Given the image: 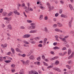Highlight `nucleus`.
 Here are the masks:
<instances>
[{
	"mask_svg": "<svg viewBox=\"0 0 74 74\" xmlns=\"http://www.w3.org/2000/svg\"><path fill=\"white\" fill-rule=\"evenodd\" d=\"M28 74H38L37 72L34 71H31L28 72Z\"/></svg>",
	"mask_w": 74,
	"mask_h": 74,
	"instance_id": "1",
	"label": "nucleus"
},
{
	"mask_svg": "<svg viewBox=\"0 0 74 74\" xmlns=\"http://www.w3.org/2000/svg\"><path fill=\"white\" fill-rule=\"evenodd\" d=\"M73 17H72L71 18V20L69 22V25L70 28H71L72 27L71 23H72V21H73Z\"/></svg>",
	"mask_w": 74,
	"mask_h": 74,
	"instance_id": "2",
	"label": "nucleus"
},
{
	"mask_svg": "<svg viewBox=\"0 0 74 74\" xmlns=\"http://www.w3.org/2000/svg\"><path fill=\"white\" fill-rule=\"evenodd\" d=\"M53 69L55 71H57L58 72H61V70L59 69L56 67L53 68Z\"/></svg>",
	"mask_w": 74,
	"mask_h": 74,
	"instance_id": "3",
	"label": "nucleus"
},
{
	"mask_svg": "<svg viewBox=\"0 0 74 74\" xmlns=\"http://www.w3.org/2000/svg\"><path fill=\"white\" fill-rule=\"evenodd\" d=\"M30 36V35L29 34H25L23 35V38H29Z\"/></svg>",
	"mask_w": 74,
	"mask_h": 74,
	"instance_id": "4",
	"label": "nucleus"
},
{
	"mask_svg": "<svg viewBox=\"0 0 74 74\" xmlns=\"http://www.w3.org/2000/svg\"><path fill=\"white\" fill-rule=\"evenodd\" d=\"M37 30H31L29 32V33H37Z\"/></svg>",
	"mask_w": 74,
	"mask_h": 74,
	"instance_id": "5",
	"label": "nucleus"
},
{
	"mask_svg": "<svg viewBox=\"0 0 74 74\" xmlns=\"http://www.w3.org/2000/svg\"><path fill=\"white\" fill-rule=\"evenodd\" d=\"M29 59L30 60H34L35 59L34 56V55H31L29 57Z\"/></svg>",
	"mask_w": 74,
	"mask_h": 74,
	"instance_id": "6",
	"label": "nucleus"
},
{
	"mask_svg": "<svg viewBox=\"0 0 74 74\" xmlns=\"http://www.w3.org/2000/svg\"><path fill=\"white\" fill-rule=\"evenodd\" d=\"M60 40L64 42H66V44L67 43V41H66V40L64 38H61Z\"/></svg>",
	"mask_w": 74,
	"mask_h": 74,
	"instance_id": "7",
	"label": "nucleus"
},
{
	"mask_svg": "<svg viewBox=\"0 0 74 74\" xmlns=\"http://www.w3.org/2000/svg\"><path fill=\"white\" fill-rule=\"evenodd\" d=\"M55 31H56V32H60L61 33H62V30L59 29H58L57 28H56L55 29Z\"/></svg>",
	"mask_w": 74,
	"mask_h": 74,
	"instance_id": "8",
	"label": "nucleus"
},
{
	"mask_svg": "<svg viewBox=\"0 0 74 74\" xmlns=\"http://www.w3.org/2000/svg\"><path fill=\"white\" fill-rule=\"evenodd\" d=\"M74 55V52H73L71 56H70L68 58L69 59H70L71 58H72L73 56V55Z\"/></svg>",
	"mask_w": 74,
	"mask_h": 74,
	"instance_id": "9",
	"label": "nucleus"
},
{
	"mask_svg": "<svg viewBox=\"0 0 74 74\" xmlns=\"http://www.w3.org/2000/svg\"><path fill=\"white\" fill-rule=\"evenodd\" d=\"M20 74H24V72H23V69H21V70L19 72Z\"/></svg>",
	"mask_w": 74,
	"mask_h": 74,
	"instance_id": "10",
	"label": "nucleus"
},
{
	"mask_svg": "<svg viewBox=\"0 0 74 74\" xmlns=\"http://www.w3.org/2000/svg\"><path fill=\"white\" fill-rule=\"evenodd\" d=\"M8 29H10V30H12V27H11V25H9L8 26Z\"/></svg>",
	"mask_w": 74,
	"mask_h": 74,
	"instance_id": "11",
	"label": "nucleus"
},
{
	"mask_svg": "<svg viewBox=\"0 0 74 74\" xmlns=\"http://www.w3.org/2000/svg\"><path fill=\"white\" fill-rule=\"evenodd\" d=\"M13 12L14 13V14H16L17 15H20V13L18 12L17 11H14Z\"/></svg>",
	"mask_w": 74,
	"mask_h": 74,
	"instance_id": "12",
	"label": "nucleus"
},
{
	"mask_svg": "<svg viewBox=\"0 0 74 74\" xmlns=\"http://www.w3.org/2000/svg\"><path fill=\"white\" fill-rule=\"evenodd\" d=\"M44 31L46 33H49V32H48V30L47 27H45Z\"/></svg>",
	"mask_w": 74,
	"mask_h": 74,
	"instance_id": "13",
	"label": "nucleus"
},
{
	"mask_svg": "<svg viewBox=\"0 0 74 74\" xmlns=\"http://www.w3.org/2000/svg\"><path fill=\"white\" fill-rule=\"evenodd\" d=\"M57 57H55L53 58H50V60H51V61L53 60L56 59H57Z\"/></svg>",
	"mask_w": 74,
	"mask_h": 74,
	"instance_id": "14",
	"label": "nucleus"
},
{
	"mask_svg": "<svg viewBox=\"0 0 74 74\" xmlns=\"http://www.w3.org/2000/svg\"><path fill=\"white\" fill-rule=\"evenodd\" d=\"M58 25L59 27H62V26H63L62 24L59 23H58Z\"/></svg>",
	"mask_w": 74,
	"mask_h": 74,
	"instance_id": "15",
	"label": "nucleus"
},
{
	"mask_svg": "<svg viewBox=\"0 0 74 74\" xmlns=\"http://www.w3.org/2000/svg\"><path fill=\"white\" fill-rule=\"evenodd\" d=\"M69 6L71 10H73V6H72V5H71L69 4Z\"/></svg>",
	"mask_w": 74,
	"mask_h": 74,
	"instance_id": "16",
	"label": "nucleus"
},
{
	"mask_svg": "<svg viewBox=\"0 0 74 74\" xmlns=\"http://www.w3.org/2000/svg\"><path fill=\"white\" fill-rule=\"evenodd\" d=\"M11 51H12L13 54H14L15 53V51H14V50L12 48H11Z\"/></svg>",
	"mask_w": 74,
	"mask_h": 74,
	"instance_id": "17",
	"label": "nucleus"
},
{
	"mask_svg": "<svg viewBox=\"0 0 74 74\" xmlns=\"http://www.w3.org/2000/svg\"><path fill=\"white\" fill-rule=\"evenodd\" d=\"M16 51H17V52H22L18 48H16Z\"/></svg>",
	"mask_w": 74,
	"mask_h": 74,
	"instance_id": "18",
	"label": "nucleus"
},
{
	"mask_svg": "<svg viewBox=\"0 0 74 74\" xmlns=\"http://www.w3.org/2000/svg\"><path fill=\"white\" fill-rule=\"evenodd\" d=\"M35 64H38V65H40V62H34Z\"/></svg>",
	"mask_w": 74,
	"mask_h": 74,
	"instance_id": "19",
	"label": "nucleus"
},
{
	"mask_svg": "<svg viewBox=\"0 0 74 74\" xmlns=\"http://www.w3.org/2000/svg\"><path fill=\"white\" fill-rule=\"evenodd\" d=\"M63 37V34H60V36H59L58 37L60 39H61V38H62V37Z\"/></svg>",
	"mask_w": 74,
	"mask_h": 74,
	"instance_id": "20",
	"label": "nucleus"
},
{
	"mask_svg": "<svg viewBox=\"0 0 74 74\" xmlns=\"http://www.w3.org/2000/svg\"><path fill=\"white\" fill-rule=\"evenodd\" d=\"M12 14V12H10L8 14V16H10Z\"/></svg>",
	"mask_w": 74,
	"mask_h": 74,
	"instance_id": "21",
	"label": "nucleus"
},
{
	"mask_svg": "<svg viewBox=\"0 0 74 74\" xmlns=\"http://www.w3.org/2000/svg\"><path fill=\"white\" fill-rule=\"evenodd\" d=\"M29 60H27L25 62V64L27 65L28 64V65H29Z\"/></svg>",
	"mask_w": 74,
	"mask_h": 74,
	"instance_id": "22",
	"label": "nucleus"
},
{
	"mask_svg": "<svg viewBox=\"0 0 74 74\" xmlns=\"http://www.w3.org/2000/svg\"><path fill=\"white\" fill-rule=\"evenodd\" d=\"M43 18V16L42 15H40L39 17V19H40V20H42Z\"/></svg>",
	"mask_w": 74,
	"mask_h": 74,
	"instance_id": "23",
	"label": "nucleus"
},
{
	"mask_svg": "<svg viewBox=\"0 0 74 74\" xmlns=\"http://www.w3.org/2000/svg\"><path fill=\"white\" fill-rule=\"evenodd\" d=\"M53 67V66L50 65L47 67V69H49L50 68H52V67Z\"/></svg>",
	"mask_w": 74,
	"mask_h": 74,
	"instance_id": "24",
	"label": "nucleus"
},
{
	"mask_svg": "<svg viewBox=\"0 0 74 74\" xmlns=\"http://www.w3.org/2000/svg\"><path fill=\"white\" fill-rule=\"evenodd\" d=\"M67 63L69 64H71V63H72V62H71V60H70V61H68L67 62Z\"/></svg>",
	"mask_w": 74,
	"mask_h": 74,
	"instance_id": "25",
	"label": "nucleus"
},
{
	"mask_svg": "<svg viewBox=\"0 0 74 74\" xmlns=\"http://www.w3.org/2000/svg\"><path fill=\"white\" fill-rule=\"evenodd\" d=\"M71 53V50L69 49L68 50V54L69 55H70Z\"/></svg>",
	"mask_w": 74,
	"mask_h": 74,
	"instance_id": "26",
	"label": "nucleus"
},
{
	"mask_svg": "<svg viewBox=\"0 0 74 74\" xmlns=\"http://www.w3.org/2000/svg\"><path fill=\"white\" fill-rule=\"evenodd\" d=\"M66 66L69 69H71V68L70 67V66L69 65H66Z\"/></svg>",
	"mask_w": 74,
	"mask_h": 74,
	"instance_id": "27",
	"label": "nucleus"
},
{
	"mask_svg": "<svg viewBox=\"0 0 74 74\" xmlns=\"http://www.w3.org/2000/svg\"><path fill=\"white\" fill-rule=\"evenodd\" d=\"M59 61L58 60H57L56 61L55 64H56L57 65V64H59Z\"/></svg>",
	"mask_w": 74,
	"mask_h": 74,
	"instance_id": "28",
	"label": "nucleus"
},
{
	"mask_svg": "<svg viewBox=\"0 0 74 74\" xmlns=\"http://www.w3.org/2000/svg\"><path fill=\"white\" fill-rule=\"evenodd\" d=\"M40 8H41L42 10H44V9H45V8L43 7L42 6H40Z\"/></svg>",
	"mask_w": 74,
	"mask_h": 74,
	"instance_id": "29",
	"label": "nucleus"
},
{
	"mask_svg": "<svg viewBox=\"0 0 74 74\" xmlns=\"http://www.w3.org/2000/svg\"><path fill=\"white\" fill-rule=\"evenodd\" d=\"M43 62L44 64V65H45V66H48V65L47 64V63H46L45 62Z\"/></svg>",
	"mask_w": 74,
	"mask_h": 74,
	"instance_id": "30",
	"label": "nucleus"
},
{
	"mask_svg": "<svg viewBox=\"0 0 74 74\" xmlns=\"http://www.w3.org/2000/svg\"><path fill=\"white\" fill-rule=\"evenodd\" d=\"M2 59H3V57L0 56V62H2V61H3Z\"/></svg>",
	"mask_w": 74,
	"mask_h": 74,
	"instance_id": "31",
	"label": "nucleus"
},
{
	"mask_svg": "<svg viewBox=\"0 0 74 74\" xmlns=\"http://www.w3.org/2000/svg\"><path fill=\"white\" fill-rule=\"evenodd\" d=\"M40 58V57H39L37 58V60L38 61H40V60H41V58Z\"/></svg>",
	"mask_w": 74,
	"mask_h": 74,
	"instance_id": "32",
	"label": "nucleus"
},
{
	"mask_svg": "<svg viewBox=\"0 0 74 74\" xmlns=\"http://www.w3.org/2000/svg\"><path fill=\"white\" fill-rule=\"evenodd\" d=\"M28 29H29L30 30H32V26H28Z\"/></svg>",
	"mask_w": 74,
	"mask_h": 74,
	"instance_id": "33",
	"label": "nucleus"
},
{
	"mask_svg": "<svg viewBox=\"0 0 74 74\" xmlns=\"http://www.w3.org/2000/svg\"><path fill=\"white\" fill-rule=\"evenodd\" d=\"M20 28L21 29H25V28L23 26H21L20 27Z\"/></svg>",
	"mask_w": 74,
	"mask_h": 74,
	"instance_id": "34",
	"label": "nucleus"
},
{
	"mask_svg": "<svg viewBox=\"0 0 74 74\" xmlns=\"http://www.w3.org/2000/svg\"><path fill=\"white\" fill-rule=\"evenodd\" d=\"M6 14L7 13H6V12H3V16H5V15H6Z\"/></svg>",
	"mask_w": 74,
	"mask_h": 74,
	"instance_id": "35",
	"label": "nucleus"
},
{
	"mask_svg": "<svg viewBox=\"0 0 74 74\" xmlns=\"http://www.w3.org/2000/svg\"><path fill=\"white\" fill-rule=\"evenodd\" d=\"M7 46V44H5L3 46V48H5V47H6Z\"/></svg>",
	"mask_w": 74,
	"mask_h": 74,
	"instance_id": "36",
	"label": "nucleus"
},
{
	"mask_svg": "<svg viewBox=\"0 0 74 74\" xmlns=\"http://www.w3.org/2000/svg\"><path fill=\"white\" fill-rule=\"evenodd\" d=\"M38 47H42V45L41 44H39L38 45Z\"/></svg>",
	"mask_w": 74,
	"mask_h": 74,
	"instance_id": "37",
	"label": "nucleus"
},
{
	"mask_svg": "<svg viewBox=\"0 0 74 74\" xmlns=\"http://www.w3.org/2000/svg\"><path fill=\"white\" fill-rule=\"evenodd\" d=\"M23 14L24 15V16H25V18H27V15H26V14H25V12H23Z\"/></svg>",
	"mask_w": 74,
	"mask_h": 74,
	"instance_id": "38",
	"label": "nucleus"
},
{
	"mask_svg": "<svg viewBox=\"0 0 74 74\" xmlns=\"http://www.w3.org/2000/svg\"><path fill=\"white\" fill-rule=\"evenodd\" d=\"M27 21L28 23H31L32 22V21L29 20H27Z\"/></svg>",
	"mask_w": 74,
	"mask_h": 74,
	"instance_id": "39",
	"label": "nucleus"
},
{
	"mask_svg": "<svg viewBox=\"0 0 74 74\" xmlns=\"http://www.w3.org/2000/svg\"><path fill=\"white\" fill-rule=\"evenodd\" d=\"M36 25H32V29H35L36 27Z\"/></svg>",
	"mask_w": 74,
	"mask_h": 74,
	"instance_id": "40",
	"label": "nucleus"
},
{
	"mask_svg": "<svg viewBox=\"0 0 74 74\" xmlns=\"http://www.w3.org/2000/svg\"><path fill=\"white\" fill-rule=\"evenodd\" d=\"M64 16L65 15L63 14H62L61 15V17H62V18H64Z\"/></svg>",
	"mask_w": 74,
	"mask_h": 74,
	"instance_id": "41",
	"label": "nucleus"
},
{
	"mask_svg": "<svg viewBox=\"0 0 74 74\" xmlns=\"http://www.w3.org/2000/svg\"><path fill=\"white\" fill-rule=\"evenodd\" d=\"M15 65L14 64H12L11 65V66L12 67H15Z\"/></svg>",
	"mask_w": 74,
	"mask_h": 74,
	"instance_id": "42",
	"label": "nucleus"
},
{
	"mask_svg": "<svg viewBox=\"0 0 74 74\" xmlns=\"http://www.w3.org/2000/svg\"><path fill=\"white\" fill-rule=\"evenodd\" d=\"M70 34H73L74 33V31H71L70 32Z\"/></svg>",
	"mask_w": 74,
	"mask_h": 74,
	"instance_id": "43",
	"label": "nucleus"
},
{
	"mask_svg": "<svg viewBox=\"0 0 74 74\" xmlns=\"http://www.w3.org/2000/svg\"><path fill=\"white\" fill-rule=\"evenodd\" d=\"M3 11V9H1V10H0V12L1 14L2 13V12Z\"/></svg>",
	"mask_w": 74,
	"mask_h": 74,
	"instance_id": "44",
	"label": "nucleus"
},
{
	"mask_svg": "<svg viewBox=\"0 0 74 74\" xmlns=\"http://www.w3.org/2000/svg\"><path fill=\"white\" fill-rule=\"evenodd\" d=\"M45 19L46 20H48V17H47V16H46L45 17Z\"/></svg>",
	"mask_w": 74,
	"mask_h": 74,
	"instance_id": "45",
	"label": "nucleus"
},
{
	"mask_svg": "<svg viewBox=\"0 0 74 74\" xmlns=\"http://www.w3.org/2000/svg\"><path fill=\"white\" fill-rule=\"evenodd\" d=\"M62 10L60 9V14H62Z\"/></svg>",
	"mask_w": 74,
	"mask_h": 74,
	"instance_id": "46",
	"label": "nucleus"
},
{
	"mask_svg": "<svg viewBox=\"0 0 74 74\" xmlns=\"http://www.w3.org/2000/svg\"><path fill=\"white\" fill-rule=\"evenodd\" d=\"M25 44H29V42H27L26 41H25Z\"/></svg>",
	"mask_w": 74,
	"mask_h": 74,
	"instance_id": "47",
	"label": "nucleus"
},
{
	"mask_svg": "<svg viewBox=\"0 0 74 74\" xmlns=\"http://www.w3.org/2000/svg\"><path fill=\"white\" fill-rule=\"evenodd\" d=\"M30 55H31V52H29L28 53V55H27V56H30Z\"/></svg>",
	"mask_w": 74,
	"mask_h": 74,
	"instance_id": "48",
	"label": "nucleus"
},
{
	"mask_svg": "<svg viewBox=\"0 0 74 74\" xmlns=\"http://www.w3.org/2000/svg\"><path fill=\"white\" fill-rule=\"evenodd\" d=\"M59 55H60V56H64V55L62 53H59Z\"/></svg>",
	"mask_w": 74,
	"mask_h": 74,
	"instance_id": "49",
	"label": "nucleus"
},
{
	"mask_svg": "<svg viewBox=\"0 0 74 74\" xmlns=\"http://www.w3.org/2000/svg\"><path fill=\"white\" fill-rule=\"evenodd\" d=\"M11 19V18L10 17L9 18H8L7 21H10Z\"/></svg>",
	"mask_w": 74,
	"mask_h": 74,
	"instance_id": "50",
	"label": "nucleus"
},
{
	"mask_svg": "<svg viewBox=\"0 0 74 74\" xmlns=\"http://www.w3.org/2000/svg\"><path fill=\"white\" fill-rule=\"evenodd\" d=\"M31 26H34V25H36V24L35 23H31Z\"/></svg>",
	"mask_w": 74,
	"mask_h": 74,
	"instance_id": "51",
	"label": "nucleus"
},
{
	"mask_svg": "<svg viewBox=\"0 0 74 74\" xmlns=\"http://www.w3.org/2000/svg\"><path fill=\"white\" fill-rule=\"evenodd\" d=\"M66 49V47H64L62 48V51H63L64 50H65Z\"/></svg>",
	"mask_w": 74,
	"mask_h": 74,
	"instance_id": "52",
	"label": "nucleus"
},
{
	"mask_svg": "<svg viewBox=\"0 0 74 74\" xmlns=\"http://www.w3.org/2000/svg\"><path fill=\"white\" fill-rule=\"evenodd\" d=\"M53 27H57V24H54L53 25Z\"/></svg>",
	"mask_w": 74,
	"mask_h": 74,
	"instance_id": "53",
	"label": "nucleus"
},
{
	"mask_svg": "<svg viewBox=\"0 0 74 74\" xmlns=\"http://www.w3.org/2000/svg\"><path fill=\"white\" fill-rule=\"evenodd\" d=\"M23 64H24L25 63V61L23 60H21Z\"/></svg>",
	"mask_w": 74,
	"mask_h": 74,
	"instance_id": "54",
	"label": "nucleus"
},
{
	"mask_svg": "<svg viewBox=\"0 0 74 74\" xmlns=\"http://www.w3.org/2000/svg\"><path fill=\"white\" fill-rule=\"evenodd\" d=\"M31 42L32 44H36V42L35 41H32Z\"/></svg>",
	"mask_w": 74,
	"mask_h": 74,
	"instance_id": "55",
	"label": "nucleus"
},
{
	"mask_svg": "<svg viewBox=\"0 0 74 74\" xmlns=\"http://www.w3.org/2000/svg\"><path fill=\"white\" fill-rule=\"evenodd\" d=\"M59 15V14L58 13H57L55 15V16L56 17L58 16V15Z\"/></svg>",
	"mask_w": 74,
	"mask_h": 74,
	"instance_id": "56",
	"label": "nucleus"
},
{
	"mask_svg": "<svg viewBox=\"0 0 74 74\" xmlns=\"http://www.w3.org/2000/svg\"><path fill=\"white\" fill-rule=\"evenodd\" d=\"M54 2L56 4H58V1H55Z\"/></svg>",
	"mask_w": 74,
	"mask_h": 74,
	"instance_id": "57",
	"label": "nucleus"
},
{
	"mask_svg": "<svg viewBox=\"0 0 74 74\" xmlns=\"http://www.w3.org/2000/svg\"><path fill=\"white\" fill-rule=\"evenodd\" d=\"M21 56H22V57H25V56H26V55H25V54H23L22 55H21Z\"/></svg>",
	"mask_w": 74,
	"mask_h": 74,
	"instance_id": "58",
	"label": "nucleus"
},
{
	"mask_svg": "<svg viewBox=\"0 0 74 74\" xmlns=\"http://www.w3.org/2000/svg\"><path fill=\"white\" fill-rule=\"evenodd\" d=\"M66 53H67V52L65 51L64 52L63 55H64H64H66Z\"/></svg>",
	"mask_w": 74,
	"mask_h": 74,
	"instance_id": "59",
	"label": "nucleus"
},
{
	"mask_svg": "<svg viewBox=\"0 0 74 74\" xmlns=\"http://www.w3.org/2000/svg\"><path fill=\"white\" fill-rule=\"evenodd\" d=\"M38 72L39 74H42V72H41L40 71H38Z\"/></svg>",
	"mask_w": 74,
	"mask_h": 74,
	"instance_id": "60",
	"label": "nucleus"
},
{
	"mask_svg": "<svg viewBox=\"0 0 74 74\" xmlns=\"http://www.w3.org/2000/svg\"><path fill=\"white\" fill-rule=\"evenodd\" d=\"M39 38H40L38 37L35 38V40H37V39H39Z\"/></svg>",
	"mask_w": 74,
	"mask_h": 74,
	"instance_id": "61",
	"label": "nucleus"
},
{
	"mask_svg": "<svg viewBox=\"0 0 74 74\" xmlns=\"http://www.w3.org/2000/svg\"><path fill=\"white\" fill-rule=\"evenodd\" d=\"M8 59H10V60H12V58H10V57H8Z\"/></svg>",
	"mask_w": 74,
	"mask_h": 74,
	"instance_id": "62",
	"label": "nucleus"
},
{
	"mask_svg": "<svg viewBox=\"0 0 74 74\" xmlns=\"http://www.w3.org/2000/svg\"><path fill=\"white\" fill-rule=\"evenodd\" d=\"M57 44V42H54L53 44V45H56Z\"/></svg>",
	"mask_w": 74,
	"mask_h": 74,
	"instance_id": "63",
	"label": "nucleus"
},
{
	"mask_svg": "<svg viewBox=\"0 0 74 74\" xmlns=\"http://www.w3.org/2000/svg\"><path fill=\"white\" fill-rule=\"evenodd\" d=\"M47 38H45L44 40V41H46H46H47Z\"/></svg>",
	"mask_w": 74,
	"mask_h": 74,
	"instance_id": "64",
	"label": "nucleus"
}]
</instances>
